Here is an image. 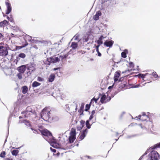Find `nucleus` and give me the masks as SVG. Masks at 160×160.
Wrapping results in <instances>:
<instances>
[{"label": "nucleus", "instance_id": "obj_1", "mask_svg": "<svg viewBox=\"0 0 160 160\" xmlns=\"http://www.w3.org/2000/svg\"><path fill=\"white\" fill-rule=\"evenodd\" d=\"M41 133L45 136L44 137L45 139L49 142L52 147L55 148H61V145L57 143L56 140L48 130L44 129L42 131Z\"/></svg>", "mask_w": 160, "mask_h": 160}, {"label": "nucleus", "instance_id": "obj_2", "mask_svg": "<svg viewBox=\"0 0 160 160\" xmlns=\"http://www.w3.org/2000/svg\"><path fill=\"white\" fill-rule=\"evenodd\" d=\"M50 111L47 110V108H45L42 110L41 113V118L45 121H48L50 118Z\"/></svg>", "mask_w": 160, "mask_h": 160}, {"label": "nucleus", "instance_id": "obj_3", "mask_svg": "<svg viewBox=\"0 0 160 160\" xmlns=\"http://www.w3.org/2000/svg\"><path fill=\"white\" fill-rule=\"evenodd\" d=\"M35 112L34 110H33L30 106L27 107L25 111L22 113L24 115V117L25 118H28L29 115L33 114Z\"/></svg>", "mask_w": 160, "mask_h": 160}, {"label": "nucleus", "instance_id": "obj_4", "mask_svg": "<svg viewBox=\"0 0 160 160\" xmlns=\"http://www.w3.org/2000/svg\"><path fill=\"white\" fill-rule=\"evenodd\" d=\"M148 157L150 158V160H158L159 158V155L156 151L153 150L149 154Z\"/></svg>", "mask_w": 160, "mask_h": 160}, {"label": "nucleus", "instance_id": "obj_5", "mask_svg": "<svg viewBox=\"0 0 160 160\" xmlns=\"http://www.w3.org/2000/svg\"><path fill=\"white\" fill-rule=\"evenodd\" d=\"M60 60V59L58 57H51L47 58V60L45 61L44 63L46 64L50 65L52 63H54L59 62Z\"/></svg>", "mask_w": 160, "mask_h": 160}, {"label": "nucleus", "instance_id": "obj_6", "mask_svg": "<svg viewBox=\"0 0 160 160\" xmlns=\"http://www.w3.org/2000/svg\"><path fill=\"white\" fill-rule=\"evenodd\" d=\"M8 53L7 49L4 47L0 50V56H5L8 54Z\"/></svg>", "mask_w": 160, "mask_h": 160}, {"label": "nucleus", "instance_id": "obj_7", "mask_svg": "<svg viewBox=\"0 0 160 160\" xmlns=\"http://www.w3.org/2000/svg\"><path fill=\"white\" fill-rule=\"evenodd\" d=\"M6 5L7 6V10L6 11V14H9L11 11L12 7L10 3L8 2H6Z\"/></svg>", "mask_w": 160, "mask_h": 160}, {"label": "nucleus", "instance_id": "obj_8", "mask_svg": "<svg viewBox=\"0 0 160 160\" xmlns=\"http://www.w3.org/2000/svg\"><path fill=\"white\" fill-rule=\"evenodd\" d=\"M88 131V130L86 128L81 133V134L79 137L80 140H81L84 138L86 136V134L87 133Z\"/></svg>", "mask_w": 160, "mask_h": 160}, {"label": "nucleus", "instance_id": "obj_9", "mask_svg": "<svg viewBox=\"0 0 160 160\" xmlns=\"http://www.w3.org/2000/svg\"><path fill=\"white\" fill-rule=\"evenodd\" d=\"M113 43L114 42L112 40H110V41H106L105 42H104V45L106 46L107 47L111 48L112 47Z\"/></svg>", "mask_w": 160, "mask_h": 160}, {"label": "nucleus", "instance_id": "obj_10", "mask_svg": "<svg viewBox=\"0 0 160 160\" xmlns=\"http://www.w3.org/2000/svg\"><path fill=\"white\" fill-rule=\"evenodd\" d=\"M147 113L149 114H150V113L148 112H147ZM149 114L147 115L144 112H143L142 113V117L141 118V120L142 121H146L147 120V119H149Z\"/></svg>", "mask_w": 160, "mask_h": 160}, {"label": "nucleus", "instance_id": "obj_11", "mask_svg": "<svg viewBox=\"0 0 160 160\" xmlns=\"http://www.w3.org/2000/svg\"><path fill=\"white\" fill-rule=\"evenodd\" d=\"M26 69V67L25 65H22L18 68V70L19 72L23 73Z\"/></svg>", "mask_w": 160, "mask_h": 160}, {"label": "nucleus", "instance_id": "obj_12", "mask_svg": "<svg viewBox=\"0 0 160 160\" xmlns=\"http://www.w3.org/2000/svg\"><path fill=\"white\" fill-rule=\"evenodd\" d=\"M99 95L101 97L100 99V102L101 103H105V100H106L105 94L104 93L102 94H101L99 93Z\"/></svg>", "mask_w": 160, "mask_h": 160}, {"label": "nucleus", "instance_id": "obj_13", "mask_svg": "<svg viewBox=\"0 0 160 160\" xmlns=\"http://www.w3.org/2000/svg\"><path fill=\"white\" fill-rule=\"evenodd\" d=\"M102 15L101 12L100 11H98L96 12L95 15L93 16V19L94 20L97 21L99 19V16Z\"/></svg>", "mask_w": 160, "mask_h": 160}, {"label": "nucleus", "instance_id": "obj_14", "mask_svg": "<svg viewBox=\"0 0 160 160\" xmlns=\"http://www.w3.org/2000/svg\"><path fill=\"white\" fill-rule=\"evenodd\" d=\"M9 24V23L6 20H4L3 21L0 22V27H4L5 26H7Z\"/></svg>", "mask_w": 160, "mask_h": 160}, {"label": "nucleus", "instance_id": "obj_15", "mask_svg": "<svg viewBox=\"0 0 160 160\" xmlns=\"http://www.w3.org/2000/svg\"><path fill=\"white\" fill-rule=\"evenodd\" d=\"M120 71H118L116 72L114 77L115 82H117L118 80V78L120 76Z\"/></svg>", "mask_w": 160, "mask_h": 160}, {"label": "nucleus", "instance_id": "obj_16", "mask_svg": "<svg viewBox=\"0 0 160 160\" xmlns=\"http://www.w3.org/2000/svg\"><path fill=\"white\" fill-rule=\"evenodd\" d=\"M55 78V75L54 74H51L48 78V81L52 82L53 81Z\"/></svg>", "mask_w": 160, "mask_h": 160}, {"label": "nucleus", "instance_id": "obj_17", "mask_svg": "<svg viewBox=\"0 0 160 160\" xmlns=\"http://www.w3.org/2000/svg\"><path fill=\"white\" fill-rule=\"evenodd\" d=\"M104 38L103 37L102 35L101 36L100 38H99L98 40L97 41V43L98 44H102L103 43V42L102 41V39Z\"/></svg>", "mask_w": 160, "mask_h": 160}, {"label": "nucleus", "instance_id": "obj_18", "mask_svg": "<svg viewBox=\"0 0 160 160\" xmlns=\"http://www.w3.org/2000/svg\"><path fill=\"white\" fill-rule=\"evenodd\" d=\"M128 53V50L127 49H125L123 52L121 53L122 57L124 58L127 57L126 54Z\"/></svg>", "mask_w": 160, "mask_h": 160}, {"label": "nucleus", "instance_id": "obj_19", "mask_svg": "<svg viewBox=\"0 0 160 160\" xmlns=\"http://www.w3.org/2000/svg\"><path fill=\"white\" fill-rule=\"evenodd\" d=\"M78 46V43L75 42H72L71 44V47L72 48V49H76Z\"/></svg>", "mask_w": 160, "mask_h": 160}, {"label": "nucleus", "instance_id": "obj_20", "mask_svg": "<svg viewBox=\"0 0 160 160\" xmlns=\"http://www.w3.org/2000/svg\"><path fill=\"white\" fill-rule=\"evenodd\" d=\"M158 148H160V142L158 143L154 146L151 147L150 148H151L152 149H155Z\"/></svg>", "mask_w": 160, "mask_h": 160}, {"label": "nucleus", "instance_id": "obj_21", "mask_svg": "<svg viewBox=\"0 0 160 160\" xmlns=\"http://www.w3.org/2000/svg\"><path fill=\"white\" fill-rule=\"evenodd\" d=\"M22 93L23 94L26 93L28 91V87L26 86H24L22 87Z\"/></svg>", "mask_w": 160, "mask_h": 160}, {"label": "nucleus", "instance_id": "obj_22", "mask_svg": "<svg viewBox=\"0 0 160 160\" xmlns=\"http://www.w3.org/2000/svg\"><path fill=\"white\" fill-rule=\"evenodd\" d=\"M84 108V105L82 104L79 109L78 110V112H79L80 114L81 115H83V109Z\"/></svg>", "mask_w": 160, "mask_h": 160}, {"label": "nucleus", "instance_id": "obj_23", "mask_svg": "<svg viewBox=\"0 0 160 160\" xmlns=\"http://www.w3.org/2000/svg\"><path fill=\"white\" fill-rule=\"evenodd\" d=\"M41 84L40 83L36 81H35L33 82L32 84V86L33 87H36L40 85Z\"/></svg>", "mask_w": 160, "mask_h": 160}, {"label": "nucleus", "instance_id": "obj_24", "mask_svg": "<svg viewBox=\"0 0 160 160\" xmlns=\"http://www.w3.org/2000/svg\"><path fill=\"white\" fill-rule=\"evenodd\" d=\"M23 122L28 127H30L31 126V124L30 123V122L29 121L27 120H24L23 121Z\"/></svg>", "mask_w": 160, "mask_h": 160}, {"label": "nucleus", "instance_id": "obj_25", "mask_svg": "<svg viewBox=\"0 0 160 160\" xmlns=\"http://www.w3.org/2000/svg\"><path fill=\"white\" fill-rule=\"evenodd\" d=\"M69 142L70 143L73 142L75 139V138L74 136H70L69 137Z\"/></svg>", "mask_w": 160, "mask_h": 160}, {"label": "nucleus", "instance_id": "obj_26", "mask_svg": "<svg viewBox=\"0 0 160 160\" xmlns=\"http://www.w3.org/2000/svg\"><path fill=\"white\" fill-rule=\"evenodd\" d=\"M19 152V151L17 150H14L12 152V154L13 155L16 156Z\"/></svg>", "mask_w": 160, "mask_h": 160}, {"label": "nucleus", "instance_id": "obj_27", "mask_svg": "<svg viewBox=\"0 0 160 160\" xmlns=\"http://www.w3.org/2000/svg\"><path fill=\"white\" fill-rule=\"evenodd\" d=\"M25 38L28 39V41L33 42V40H32V37L29 35H27L25 36Z\"/></svg>", "mask_w": 160, "mask_h": 160}, {"label": "nucleus", "instance_id": "obj_28", "mask_svg": "<svg viewBox=\"0 0 160 160\" xmlns=\"http://www.w3.org/2000/svg\"><path fill=\"white\" fill-rule=\"evenodd\" d=\"M86 125L87 128L88 129H89L91 128V125L89 124V120H88L86 122Z\"/></svg>", "mask_w": 160, "mask_h": 160}, {"label": "nucleus", "instance_id": "obj_29", "mask_svg": "<svg viewBox=\"0 0 160 160\" xmlns=\"http://www.w3.org/2000/svg\"><path fill=\"white\" fill-rule=\"evenodd\" d=\"M83 40L84 42H87L89 40L88 37L87 35H85L83 36Z\"/></svg>", "mask_w": 160, "mask_h": 160}, {"label": "nucleus", "instance_id": "obj_30", "mask_svg": "<svg viewBox=\"0 0 160 160\" xmlns=\"http://www.w3.org/2000/svg\"><path fill=\"white\" fill-rule=\"evenodd\" d=\"M18 56L19 57L24 58L25 57L26 55L23 53H20L19 54Z\"/></svg>", "mask_w": 160, "mask_h": 160}, {"label": "nucleus", "instance_id": "obj_31", "mask_svg": "<svg viewBox=\"0 0 160 160\" xmlns=\"http://www.w3.org/2000/svg\"><path fill=\"white\" fill-rule=\"evenodd\" d=\"M98 100V98H95L94 97L92 99L91 101V102H90V104H91L92 103L93 101H94L96 103H97V101Z\"/></svg>", "mask_w": 160, "mask_h": 160}, {"label": "nucleus", "instance_id": "obj_32", "mask_svg": "<svg viewBox=\"0 0 160 160\" xmlns=\"http://www.w3.org/2000/svg\"><path fill=\"white\" fill-rule=\"evenodd\" d=\"M5 151H2L1 152L0 154V157L1 158H3L5 157Z\"/></svg>", "mask_w": 160, "mask_h": 160}, {"label": "nucleus", "instance_id": "obj_33", "mask_svg": "<svg viewBox=\"0 0 160 160\" xmlns=\"http://www.w3.org/2000/svg\"><path fill=\"white\" fill-rule=\"evenodd\" d=\"M79 34L77 33L73 37V38H74L75 40H77L78 39V38L79 37Z\"/></svg>", "mask_w": 160, "mask_h": 160}, {"label": "nucleus", "instance_id": "obj_34", "mask_svg": "<svg viewBox=\"0 0 160 160\" xmlns=\"http://www.w3.org/2000/svg\"><path fill=\"white\" fill-rule=\"evenodd\" d=\"M152 74L155 78H157L158 77V75L156 73V72H153L152 73Z\"/></svg>", "mask_w": 160, "mask_h": 160}, {"label": "nucleus", "instance_id": "obj_35", "mask_svg": "<svg viewBox=\"0 0 160 160\" xmlns=\"http://www.w3.org/2000/svg\"><path fill=\"white\" fill-rule=\"evenodd\" d=\"M22 73L19 72L17 74V76L19 79H21L22 78Z\"/></svg>", "mask_w": 160, "mask_h": 160}, {"label": "nucleus", "instance_id": "obj_36", "mask_svg": "<svg viewBox=\"0 0 160 160\" xmlns=\"http://www.w3.org/2000/svg\"><path fill=\"white\" fill-rule=\"evenodd\" d=\"M111 99V98L110 96H107L106 98V100L105 101V102L107 103L109 102Z\"/></svg>", "mask_w": 160, "mask_h": 160}, {"label": "nucleus", "instance_id": "obj_37", "mask_svg": "<svg viewBox=\"0 0 160 160\" xmlns=\"http://www.w3.org/2000/svg\"><path fill=\"white\" fill-rule=\"evenodd\" d=\"M89 105L87 104L86 105V108L85 109V111H88L90 108V106Z\"/></svg>", "mask_w": 160, "mask_h": 160}, {"label": "nucleus", "instance_id": "obj_38", "mask_svg": "<svg viewBox=\"0 0 160 160\" xmlns=\"http://www.w3.org/2000/svg\"><path fill=\"white\" fill-rule=\"evenodd\" d=\"M7 18L9 21H10V22H13V19L12 17H8L7 16Z\"/></svg>", "mask_w": 160, "mask_h": 160}, {"label": "nucleus", "instance_id": "obj_39", "mask_svg": "<svg viewBox=\"0 0 160 160\" xmlns=\"http://www.w3.org/2000/svg\"><path fill=\"white\" fill-rule=\"evenodd\" d=\"M75 131H72L71 132V135L70 136L75 137Z\"/></svg>", "mask_w": 160, "mask_h": 160}, {"label": "nucleus", "instance_id": "obj_40", "mask_svg": "<svg viewBox=\"0 0 160 160\" xmlns=\"http://www.w3.org/2000/svg\"><path fill=\"white\" fill-rule=\"evenodd\" d=\"M68 53H67L64 55H63L62 56V59H64V58H66L68 56Z\"/></svg>", "mask_w": 160, "mask_h": 160}, {"label": "nucleus", "instance_id": "obj_41", "mask_svg": "<svg viewBox=\"0 0 160 160\" xmlns=\"http://www.w3.org/2000/svg\"><path fill=\"white\" fill-rule=\"evenodd\" d=\"M80 125L83 127L85 123V121L83 120H82L80 121Z\"/></svg>", "mask_w": 160, "mask_h": 160}, {"label": "nucleus", "instance_id": "obj_42", "mask_svg": "<svg viewBox=\"0 0 160 160\" xmlns=\"http://www.w3.org/2000/svg\"><path fill=\"white\" fill-rule=\"evenodd\" d=\"M83 127V126H81V125H80V126H78L77 127V129L78 131H80L81 129H82Z\"/></svg>", "mask_w": 160, "mask_h": 160}, {"label": "nucleus", "instance_id": "obj_43", "mask_svg": "<svg viewBox=\"0 0 160 160\" xmlns=\"http://www.w3.org/2000/svg\"><path fill=\"white\" fill-rule=\"evenodd\" d=\"M37 80L39 82H41L43 80V79L40 77H38L37 79Z\"/></svg>", "mask_w": 160, "mask_h": 160}, {"label": "nucleus", "instance_id": "obj_44", "mask_svg": "<svg viewBox=\"0 0 160 160\" xmlns=\"http://www.w3.org/2000/svg\"><path fill=\"white\" fill-rule=\"evenodd\" d=\"M139 76H140V77L143 79L145 78V76L144 74H139Z\"/></svg>", "mask_w": 160, "mask_h": 160}, {"label": "nucleus", "instance_id": "obj_45", "mask_svg": "<svg viewBox=\"0 0 160 160\" xmlns=\"http://www.w3.org/2000/svg\"><path fill=\"white\" fill-rule=\"evenodd\" d=\"M4 36L2 33H0V40H3V39Z\"/></svg>", "mask_w": 160, "mask_h": 160}, {"label": "nucleus", "instance_id": "obj_46", "mask_svg": "<svg viewBox=\"0 0 160 160\" xmlns=\"http://www.w3.org/2000/svg\"><path fill=\"white\" fill-rule=\"evenodd\" d=\"M136 135H131V136H128L127 137V138H132L133 137H134Z\"/></svg>", "mask_w": 160, "mask_h": 160}, {"label": "nucleus", "instance_id": "obj_47", "mask_svg": "<svg viewBox=\"0 0 160 160\" xmlns=\"http://www.w3.org/2000/svg\"><path fill=\"white\" fill-rule=\"evenodd\" d=\"M50 149L53 152H56V150L54 149H53L52 148H50Z\"/></svg>", "mask_w": 160, "mask_h": 160}, {"label": "nucleus", "instance_id": "obj_48", "mask_svg": "<svg viewBox=\"0 0 160 160\" xmlns=\"http://www.w3.org/2000/svg\"><path fill=\"white\" fill-rule=\"evenodd\" d=\"M26 45H25V46H18L17 47V49H21L22 48L24 47H25Z\"/></svg>", "mask_w": 160, "mask_h": 160}, {"label": "nucleus", "instance_id": "obj_49", "mask_svg": "<svg viewBox=\"0 0 160 160\" xmlns=\"http://www.w3.org/2000/svg\"><path fill=\"white\" fill-rule=\"evenodd\" d=\"M125 114V112H122L121 113V115H120V117H121V118H122V117Z\"/></svg>", "mask_w": 160, "mask_h": 160}, {"label": "nucleus", "instance_id": "obj_50", "mask_svg": "<svg viewBox=\"0 0 160 160\" xmlns=\"http://www.w3.org/2000/svg\"><path fill=\"white\" fill-rule=\"evenodd\" d=\"M95 113V110H93L91 112V115H93Z\"/></svg>", "mask_w": 160, "mask_h": 160}, {"label": "nucleus", "instance_id": "obj_51", "mask_svg": "<svg viewBox=\"0 0 160 160\" xmlns=\"http://www.w3.org/2000/svg\"><path fill=\"white\" fill-rule=\"evenodd\" d=\"M93 118V116L91 115L89 117V120H92Z\"/></svg>", "mask_w": 160, "mask_h": 160}, {"label": "nucleus", "instance_id": "obj_52", "mask_svg": "<svg viewBox=\"0 0 160 160\" xmlns=\"http://www.w3.org/2000/svg\"><path fill=\"white\" fill-rule=\"evenodd\" d=\"M86 157H87L89 159H93V158L92 157H91L89 156H86Z\"/></svg>", "mask_w": 160, "mask_h": 160}, {"label": "nucleus", "instance_id": "obj_53", "mask_svg": "<svg viewBox=\"0 0 160 160\" xmlns=\"http://www.w3.org/2000/svg\"><path fill=\"white\" fill-rule=\"evenodd\" d=\"M138 117L139 119L140 120H141V118L142 117V115H139Z\"/></svg>", "mask_w": 160, "mask_h": 160}, {"label": "nucleus", "instance_id": "obj_54", "mask_svg": "<svg viewBox=\"0 0 160 160\" xmlns=\"http://www.w3.org/2000/svg\"><path fill=\"white\" fill-rule=\"evenodd\" d=\"M98 56L99 57H101V54L99 52V51L98 52Z\"/></svg>", "mask_w": 160, "mask_h": 160}, {"label": "nucleus", "instance_id": "obj_55", "mask_svg": "<svg viewBox=\"0 0 160 160\" xmlns=\"http://www.w3.org/2000/svg\"><path fill=\"white\" fill-rule=\"evenodd\" d=\"M101 44H98V45L96 46V48H99V47H100V45Z\"/></svg>", "mask_w": 160, "mask_h": 160}, {"label": "nucleus", "instance_id": "obj_56", "mask_svg": "<svg viewBox=\"0 0 160 160\" xmlns=\"http://www.w3.org/2000/svg\"><path fill=\"white\" fill-rule=\"evenodd\" d=\"M146 154H143V155H142V156H141V157H140V158H139V160H141L142 159V158H143V156H144Z\"/></svg>", "mask_w": 160, "mask_h": 160}, {"label": "nucleus", "instance_id": "obj_57", "mask_svg": "<svg viewBox=\"0 0 160 160\" xmlns=\"http://www.w3.org/2000/svg\"><path fill=\"white\" fill-rule=\"evenodd\" d=\"M3 46L0 43V50L3 48Z\"/></svg>", "mask_w": 160, "mask_h": 160}, {"label": "nucleus", "instance_id": "obj_58", "mask_svg": "<svg viewBox=\"0 0 160 160\" xmlns=\"http://www.w3.org/2000/svg\"><path fill=\"white\" fill-rule=\"evenodd\" d=\"M60 69V68H54L53 69V70L54 71H55V70H57L58 69Z\"/></svg>", "mask_w": 160, "mask_h": 160}, {"label": "nucleus", "instance_id": "obj_59", "mask_svg": "<svg viewBox=\"0 0 160 160\" xmlns=\"http://www.w3.org/2000/svg\"><path fill=\"white\" fill-rule=\"evenodd\" d=\"M113 85H112L111 86H110L108 88V89H110L112 88L113 87Z\"/></svg>", "mask_w": 160, "mask_h": 160}, {"label": "nucleus", "instance_id": "obj_60", "mask_svg": "<svg viewBox=\"0 0 160 160\" xmlns=\"http://www.w3.org/2000/svg\"><path fill=\"white\" fill-rule=\"evenodd\" d=\"M96 52H98L99 51V48H96Z\"/></svg>", "mask_w": 160, "mask_h": 160}, {"label": "nucleus", "instance_id": "obj_61", "mask_svg": "<svg viewBox=\"0 0 160 160\" xmlns=\"http://www.w3.org/2000/svg\"><path fill=\"white\" fill-rule=\"evenodd\" d=\"M139 86V85H137L135 87V88H138V87Z\"/></svg>", "mask_w": 160, "mask_h": 160}, {"label": "nucleus", "instance_id": "obj_62", "mask_svg": "<svg viewBox=\"0 0 160 160\" xmlns=\"http://www.w3.org/2000/svg\"><path fill=\"white\" fill-rule=\"evenodd\" d=\"M100 96H99L98 95V97L97 98H98V100L99 99V98H100Z\"/></svg>", "mask_w": 160, "mask_h": 160}, {"label": "nucleus", "instance_id": "obj_63", "mask_svg": "<svg viewBox=\"0 0 160 160\" xmlns=\"http://www.w3.org/2000/svg\"><path fill=\"white\" fill-rule=\"evenodd\" d=\"M148 73H145V74H144L145 75V76H146L147 75H148Z\"/></svg>", "mask_w": 160, "mask_h": 160}, {"label": "nucleus", "instance_id": "obj_64", "mask_svg": "<svg viewBox=\"0 0 160 160\" xmlns=\"http://www.w3.org/2000/svg\"><path fill=\"white\" fill-rule=\"evenodd\" d=\"M6 160H12V159H9V158H7L6 159Z\"/></svg>", "mask_w": 160, "mask_h": 160}]
</instances>
